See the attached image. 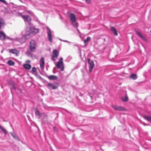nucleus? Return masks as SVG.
Here are the masks:
<instances>
[{
    "mask_svg": "<svg viewBox=\"0 0 151 151\" xmlns=\"http://www.w3.org/2000/svg\"><path fill=\"white\" fill-rule=\"evenodd\" d=\"M22 35L21 38H19V41L21 43L25 42L30 37V33L27 31H23Z\"/></svg>",
    "mask_w": 151,
    "mask_h": 151,
    "instance_id": "1",
    "label": "nucleus"
},
{
    "mask_svg": "<svg viewBox=\"0 0 151 151\" xmlns=\"http://www.w3.org/2000/svg\"><path fill=\"white\" fill-rule=\"evenodd\" d=\"M36 43L34 40H31L29 42V49L33 52L35 51L36 50Z\"/></svg>",
    "mask_w": 151,
    "mask_h": 151,
    "instance_id": "2",
    "label": "nucleus"
},
{
    "mask_svg": "<svg viewBox=\"0 0 151 151\" xmlns=\"http://www.w3.org/2000/svg\"><path fill=\"white\" fill-rule=\"evenodd\" d=\"M63 58L62 57H60L59 60L58 62L56 65V66L58 68L60 69L62 71L64 70V65L63 61Z\"/></svg>",
    "mask_w": 151,
    "mask_h": 151,
    "instance_id": "3",
    "label": "nucleus"
},
{
    "mask_svg": "<svg viewBox=\"0 0 151 151\" xmlns=\"http://www.w3.org/2000/svg\"><path fill=\"white\" fill-rule=\"evenodd\" d=\"M22 17L26 24H28L29 26L32 25V23L30 22L31 18L29 16L24 15L22 16Z\"/></svg>",
    "mask_w": 151,
    "mask_h": 151,
    "instance_id": "4",
    "label": "nucleus"
},
{
    "mask_svg": "<svg viewBox=\"0 0 151 151\" xmlns=\"http://www.w3.org/2000/svg\"><path fill=\"white\" fill-rule=\"evenodd\" d=\"M88 64H89V70L90 73H91L92 70L94 66V64L93 61L90 59H88Z\"/></svg>",
    "mask_w": 151,
    "mask_h": 151,
    "instance_id": "5",
    "label": "nucleus"
},
{
    "mask_svg": "<svg viewBox=\"0 0 151 151\" xmlns=\"http://www.w3.org/2000/svg\"><path fill=\"white\" fill-rule=\"evenodd\" d=\"M35 114L36 115L38 116L40 118H41L42 116L43 117V118L46 117L47 116V115L45 113H41L40 112L37 108H36L35 109Z\"/></svg>",
    "mask_w": 151,
    "mask_h": 151,
    "instance_id": "6",
    "label": "nucleus"
},
{
    "mask_svg": "<svg viewBox=\"0 0 151 151\" xmlns=\"http://www.w3.org/2000/svg\"><path fill=\"white\" fill-rule=\"evenodd\" d=\"M47 29L48 41L51 43L52 41V32L48 27H47Z\"/></svg>",
    "mask_w": 151,
    "mask_h": 151,
    "instance_id": "7",
    "label": "nucleus"
},
{
    "mask_svg": "<svg viewBox=\"0 0 151 151\" xmlns=\"http://www.w3.org/2000/svg\"><path fill=\"white\" fill-rule=\"evenodd\" d=\"M30 33V35L31 34L33 35H36L39 32V29L33 27H30L29 31H28ZM31 36V35H30Z\"/></svg>",
    "mask_w": 151,
    "mask_h": 151,
    "instance_id": "8",
    "label": "nucleus"
},
{
    "mask_svg": "<svg viewBox=\"0 0 151 151\" xmlns=\"http://www.w3.org/2000/svg\"><path fill=\"white\" fill-rule=\"evenodd\" d=\"M112 107L114 109L120 111H126L125 108L122 106L116 105H112Z\"/></svg>",
    "mask_w": 151,
    "mask_h": 151,
    "instance_id": "9",
    "label": "nucleus"
},
{
    "mask_svg": "<svg viewBox=\"0 0 151 151\" xmlns=\"http://www.w3.org/2000/svg\"><path fill=\"white\" fill-rule=\"evenodd\" d=\"M47 86L50 90L55 89L57 88L58 86L54 85L53 84L48 83L47 85Z\"/></svg>",
    "mask_w": 151,
    "mask_h": 151,
    "instance_id": "10",
    "label": "nucleus"
},
{
    "mask_svg": "<svg viewBox=\"0 0 151 151\" xmlns=\"http://www.w3.org/2000/svg\"><path fill=\"white\" fill-rule=\"evenodd\" d=\"M135 32L137 35L139 36L144 41H147V40L144 36L142 35L139 31L136 30Z\"/></svg>",
    "mask_w": 151,
    "mask_h": 151,
    "instance_id": "11",
    "label": "nucleus"
},
{
    "mask_svg": "<svg viewBox=\"0 0 151 151\" xmlns=\"http://www.w3.org/2000/svg\"><path fill=\"white\" fill-rule=\"evenodd\" d=\"M40 67L41 70H43L44 68V58L43 57H42L40 61Z\"/></svg>",
    "mask_w": 151,
    "mask_h": 151,
    "instance_id": "12",
    "label": "nucleus"
},
{
    "mask_svg": "<svg viewBox=\"0 0 151 151\" xmlns=\"http://www.w3.org/2000/svg\"><path fill=\"white\" fill-rule=\"evenodd\" d=\"M26 54L27 56L29 57H30L32 59H33L34 58H36V55L32 53L29 50H27V51L26 52Z\"/></svg>",
    "mask_w": 151,
    "mask_h": 151,
    "instance_id": "13",
    "label": "nucleus"
},
{
    "mask_svg": "<svg viewBox=\"0 0 151 151\" xmlns=\"http://www.w3.org/2000/svg\"><path fill=\"white\" fill-rule=\"evenodd\" d=\"M59 55V52L57 50L55 49L53 50L52 56L53 57L57 58L58 56Z\"/></svg>",
    "mask_w": 151,
    "mask_h": 151,
    "instance_id": "14",
    "label": "nucleus"
},
{
    "mask_svg": "<svg viewBox=\"0 0 151 151\" xmlns=\"http://www.w3.org/2000/svg\"><path fill=\"white\" fill-rule=\"evenodd\" d=\"M11 7H12V9H11V11L16 12L17 11V6H16L14 5L12 3L11 4V5H10V6L9 8L11 9Z\"/></svg>",
    "mask_w": 151,
    "mask_h": 151,
    "instance_id": "15",
    "label": "nucleus"
},
{
    "mask_svg": "<svg viewBox=\"0 0 151 151\" xmlns=\"http://www.w3.org/2000/svg\"><path fill=\"white\" fill-rule=\"evenodd\" d=\"M110 29L113 32L114 35L115 36H117L118 33L117 31L115 28L113 26L110 27Z\"/></svg>",
    "mask_w": 151,
    "mask_h": 151,
    "instance_id": "16",
    "label": "nucleus"
},
{
    "mask_svg": "<svg viewBox=\"0 0 151 151\" xmlns=\"http://www.w3.org/2000/svg\"><path fill=\"white\" fill-rule=\"evenodd\" d=\"M6 38V35L4 33L2 32H0V39L1 40H3L5 39Z\"/></svg>",
    "mask_w": 151,
    "mask_h": 151,
    "instance_id": "17",
    "label": "nucleus"
},
{
    "mask_svg": "<svg viewBox=\"0 0 151 151\" xmlns=\"http://www.w3.org/2000/svg\"><path fill=\"white\" fill-rule=\"evenodd\" d=\"M70 18L71 21L73 22H74L76 20V17L74 14L71 13L70 14Z\"/></svg>",
    "mask_w": 151,
    "mask_h": 151,
    "instance_id": "18",
    "label": "nucleus"
},
{
    "mask_svg": "<svg viewBox=\"0 0 151 151\" xmlns=\"http://www.w3.org/2000/svg\"><path fill=\"white\" fill-rule=\"evenodd\" d=\"M5 24L4 20L2 19H0V29H1V28L5 26Z\"/></svg>",
    "mask_w": 151,
    "mask_h": 151,
    "instance_id": "19",
    "label": "nucleus"
},
{
    "mask_svg": "<svg viewBox=\"0 0 151 151\" xmlns=\"http://www.w3.org/2000/svg\"><path fill=\"white\" fill-rule=\"evenodd\" d=\"M0 130L1 132H2L4 134L6 135L8 134L7 131L4 128L1 126L0 125Z\"/></svg>",
    "mask_w": 151,
    "mask_h": 151,
    "instance_id": "20",
    "label": "nucleus"
},
{
    "mask_svg": "<svg viewBox=\"0 0 151 151\" xmlns=\"http://www.w3.org/2000/svg\"><path fill=\"white\" fill-rule=\"evenodd\" d=\"M130 78L133 80H135L137 78V76L136 74L132 73L130 76Z\"/></svg>",
    "mask_w": 151,
    "mask_h": 151,
    "instance_id": "21",
    "label": "nucleus"
},
{
    "mask_svg": "<svg viewBox=\"0 0 151 151\" xmlns=\"http://www.w3.org/2000/svg\"><path fill=\"white\" fill-rule=\"evenodd\" d=\"M48 78L50 80H55L58 78V77L55 75H51L48 77Z\"/></svg>",
    "mask_w": 151,
    "mask_h": 151,
    "instance_id": "22",
    "label": "nucleus"
},
{
    "mask_svg": "<svg viewBox=\"0 0 151 151\" xmlns=\"http://www.w3.org/2000/svg\"><path fill=\"white\" fill-rule=\"evenodd\" d=\"M121 100L124 102H126L128 101V98L127 94L121 98Z\"/></svg>",
    "mask_w": 151,
    "mask_h": 151,
    "instance_id": "23",
    "label": "nucleus"
},
{
    "mask_svg": "<svg viewBox=\"0 0 151 151\" xmlns=\"http://www.w3.org/2000/svg\"><path fill=\"white\" fill-rule=\"evenodd\" d=\"M9 51L10 53H12V54H16L17 55V54L18 53H17L18 51L15 49H12L10 50Z\"/></svg>",
    "mask_w": 151,
    "mask_h": 151,
    "instance_id": "24",
    "label": "nucleus"
},
{
    "mask_svg": "<svg viewBox=\"0 0 151 151\" xmlns=\"http://www.w3.org/2000/svg\"><path fill=\"white\" fill-rule=\"evenodd\" d=\"M23 67L25 69L29 70L31 68V66L30 64H24Z\"/></svg>",
    "mask_w": 151,
    "mask_h": 151,
    "instance_id": "25",
    "label": "nucleus"
},
{
    "mask_svg": "<svg viewBox=\"0 0 151 151\" xmlns=\"http://www.w3.org/2000/svg\"><path fill=\"white\" fill-rule=\"evenodd\" d=\"M144 118L145 119L151 123V116H144Z\"/></svg>",
    "mask_w": 151,
    "mask_h": 151,
    "instance_id": "26",
    "label": "nucleus"
},
{
    "mask_svg": "<svg viewBox=\"0 0 151 151\" xmlns=\"http://www.w3.org/2000/svg\"><path fill=\"white\" fill-rule=\"evenodd\" d=\"M9 65L12 66L14 64V62L11 60H9L7 63Z\"/></svg>",
    "mask_w": 151,
    "mask_h": 151,
    "instance_id": "27",
    "label": "nucleus"
},
{
    "mask_svg": "<svg viewBox=\"0 0 151 151\" xmlns=\"http://www.w3.org/2000/svg\"><path fill=\"white\" fill-rule=\"evenodd\" d=\"M91 39V38L89 37H88L86 39L84 40V42L85 44H86L87 42L89 41Z\"/></svg>",
    "mask_w": 151,
    "mask_h": 151,
    "instance_id": "28",
    "label": "nucleus"
},
{
    "mask_svg": "<svg viewBox=\"0 0 151 151\" xmlns=\"http://www.w3.org/2000/svg\"><path fill=\"white\" fill-rule=\"evenodd\" d=\"M13 137L15 139L17 140V141H19L20 140L18 136L16 135L15 134L13 135Z\"/></svg>",
    "mask_w": 151,
    "mask_h": 151,
    "instance_id": "29",
    "label": "nucleus"
},
{
    "mask_svg": "<svg viewBox=\"0 0 151 151\" xmlns=\"http://www.w3.org/2000/svg\"><path fill=\"white\" fill-rule=\"evenodd\" d=\"M72 59V57L70 56H69L66 59L65 61L68 62Z\"/></svg>",
    "mask_w": 151,
    "mask_h": 151,
    "instance_id": "30",
    "label": "nucleus"
},
{
    "mask_svg": "<svg viewBox=\"0 0 151 151\" xmlns=\"http://www.w3.org/2000/svg\"><path fill=\"white\" fill-rule=\"evenodd\" d=\"M59 40H60L61 41H63V42H68V43H69V44L71 43V42H69V41H68L67 40H63L61 39L60 38L59 39Z\"/></svg>",
    "mask_w": 151,
    "mask_h": 151,
    "instance_id": "31",
    "label": "nucleus"
},
{
    "mask_svg": "<svg viewBox=\"0 0 151 151\" xmlns=\"http://www.w3.org/2000/svg\"><path fill=\"white\" fill-rule=\"evenodd\" d=\"M86 2L88 4H89L91 3V0H85Z\"/></svg>",
    "mask_w": 151,
    "mask_h": 151,
    "instance_id": "32",
    "label": "nucleus"
},
{
    "mask_svg": "<svg viewBox=\"0 0 151 151\" xmlns=\"http://www.w3.org/2000/svg\"><path fill=\"white\" fill-rule=\"evenodd\" d=\"M32 70L33 72H36L37 71V69L35 67H33L32 68Z\"/></svg>",
    "mask_w": 151,
    "mask_h": 151,
    "instance_id": "33",
    "label": "nucleus"
},
{
    "mask_svg": "<svg viewBox=\"0 0 151 151\" xmlns=\"http://www.w3.org/2000/svg\"><path fill=\"white\" fill-rule=\"evenodd\" d=\"M5 39H8L10 40H12L13 39L12 38H11L7 36H6V38H5Z\"/></svg>",
    "mask_w": 151,
    "mask_h": 151,
    "instance_id": "34",
    "label": "nucleus"
},
{
    "mask_svg": "<svg viewBox=\"0 0 151 151\" xmlns=\"http://www.w3.org/2000/svg\"><path fill=\"white\" fill-rule=\"evenodd\" d=\"M74 27L77 28L78 27V23L76 22L74 24Z\"/></svg>",
    "mask_w": 151,
    "mask_h": 151,
    "instance_id": "35",
    "label": "nucleus"
},
{
    "mask_svg": "<svg viewBox=\"0 0 151 151\" xmlns=\"http://www.w3.org/2000/svg\"><path fill=\"white\" fill-rule=\"evenodd\" d=\"M2 2L6 4L7 6H8V4L7 3L6 1L5 0H3Z\"/></svg>",
    "mask_w": 151,
    "mask_h": 151,
    "instance_id": "36",
    "label": "nucleus"
},
{
    "mask_svg": "<svg viewBox=\"0 0 151 151\" xmlns=\"http://www.w3.org/2000/svg\"><path fill=\"white\" fill-rule=\"evenodd\" d=\"M55 57H53V56L52 55V58H51L52 60L54 61H55Z\"/></svg>",
    "mask_w": 151,
    "mask_h": 151,
    "instance_id": "37",
    "label": "nucleus"
},
{
    "mask_svg": "<svg viewBox=\"0 0 151 151\" xmlns=\"http://www.w3.org/2000/svg\"><path fill=\"white\" fill-rule=\"evenodd\" d=\"M10 133V134L12 135V136H13V135H14V134H15V133H12V132H11Z\"/></svg>",
    "mask_w": 151,
    "mask_h": 151,
    "instance_id": "38",
    "label": "nucleus"
},
{
    "mask_svg": "<svg viewBox=\"0 0 151 151\" xmlns=\"http://www.w3.org/2000/svg\"><path fill=\"white\" fill-rule=\"evenodd\" d=\"M53 129L54 130H55L56 129V128L55 127H53Z\"/></svg>",
    "mask_w": 151,
    "mask_h": 151,
    "instance_id": "39",
    "label": "nucleus"
},
{
    "mask_svg": "<svg viewBox=\"0 0 151 151\" xmlns=\"http://www.w3.org/2000/svg\"><path fill=\"white\" fill-rule=\"evenodd\" d=\"M144 126H148L149 125V124H146L145 123H144Z\"/></svg>",
    "mask_w": 151,
    "mask_h": 151,
    "instance_id": "40",
    "label": "nucleus"
},
{
    "mask_svg": "<svg viewBox=\"0 0 151 151\" xmlns=\"http://www.w3.org/2000/svg\"><path fill=\"white\" fill-rule=\"evenodd\" d=\"M30 149L32 151H36V150H35L32 149V148H30Z\"/></svg>",
    "mask_w": 151,
    "mask_h": 151,
    "instance_id": "41",
    "label": "nucleus"
},
{
    "mask_svg": "<svg viewBox=\"0 0 151 151\" xmlns=\"http://www.w3.org/2000/svg\"><path fill=\"white\" fill-rule=\"evenodd\" d=\"M39 78L40 79H42V78L41 77V76L40 75L38 76Z\"/></svg>",
    "mask_w": 151,
    "mask_h": 151,
    "instance_id": "42",
    "label": "nucleus"
},
{
    "mask_svg": "<svg viewBox=\"0 0 151 151\" xmlns=\"http://www.w3.org/2000/svg\"><path fill=\"white\" fill-rule=\"evenodd\" d=\"M31 62L30 60H27L26 61V62L27 63H30Z\"/></svg>",
    "mask_w": 151,
    "mask_h": 151,
    "instance_id": "43",
    "label": "nucleus"
},
{
    "mask_svg": "<svg viewBox=\"0 0 151 151\" xmlns=\"http://www.w3.org/2000/svg\"><path fill=\"white\" fill-rule=\"evenodd\" d=\"M13 88L15 90L16 89V88L14 87V86H13Z\"/></svg>",
    "mask_w": 151,
    "mask_h": 151,
    "instance_id": "44",
    "label": "nucleus"
},
{
    "mask_svg": "<svg viewBox=\"0 0 151 151\" xmlns=\"http://www.w3.org/2000/svg\"><path fill=\"white\" fill-rule=\"evenodd\" d=\"M77 29L78 31V32H79V30L78 29Z\"/></svg>",
    "mask_w": 151,
    "mask_h": 151,
    "instance_id": "45",
    "label": "nucleus"
},
{
    "mask_svg": "<svg viewBox=\"0 0 151 151\" xmlns=\"http://www.w3.org/2000/svg\"><path fill=\"white\" fill-rule=\"evenodd\" d=\"M3 0H0V2H2Z\"/></svg>",
    "mask_w": 151,
    "mask_h": 151,
    "instance_id": "46",
    "label": "nucleus"
},
{
    "mask_svg": "<svg viewBox=\"0 0 151 151\" xmlns=\"http://www.w3.org/2000/svg\"><path fill=\"white\" fill-rule=\"evenodd\" d=\"M11 93H12V94L13 95V93H12V91H11Z\"/></svg>",
    "mask_w": 151,
    "mask_h": 151,
    "instance_id": "47",
    "label": "nucleus"
}]
</instances>
